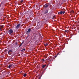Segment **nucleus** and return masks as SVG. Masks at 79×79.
<instances>
[{"label":"nucleus","instance_id":"f257e3e1","mask_svg":"<svg viewBox=\"0 0 79 79\" xmlns=\"http://www.w3.org/2000/svg\"><path fill=\"white\" fill-rule=\"evenodd\" d=\"M31 31V29L30 28H29L28 30H27L26 31V34H27V35H29V34H30Z\"/></svg>","mask_w":79,"mask_h":79},{"label":"nucleus","instance_id":"f03ea898","mask_svg":"<svg viewBox=\"0 0 79 79\" xmlns=\"http://www.w3.org/2000/svg\"><path fill=\"white\" fill-rule=\"evenodd\" d=\"M20 26H21V24H18L16 27V29H19V28Z\"/></svg>","mask_w":79,"mask_h":79},{"label":"nucleus","instance_id":"7ed1b4c3","mask_svg":"<svg viewBox=\"0 0 79 79\" xmlns=\"http://www.w3.org/2000/svg\"><path fill=\"white\" fill-rule=\"evenodd\" d=\"M13 32V30L11 29H10L9 30L8 32L9 34H12Z\"/></svg>","mask_w":79,"mask_h":79},{"label":"nucleus","instance_id":"20e7f679","mask_svg":"<svg viewBox=\"0 0 79 79\" xmlns=\"http://www.w3.org/2000/svg\"><path fill=\"white\" fill-rule=\"evenodd\" d=\"M44 8H47V7H48V4H46L44 6Z\"/></svg>","mask_w":79,"mask_h":79},{"label":"nucleus","instance_id":"39448f33","mask_svg":"<svg viewBox=\"0 0 79 79\" xmlns=\"http://www.w3.org/2000/svg\"><path fill=\"white\" fill-rule=\"evenodd\" d=\"M11 68H12V64H10L8 66V68H9L10 69Z\"/></svg>","mask_w":79,"mask_h":79},{"label":"nucleus","instance_id":"423d86ee","mask_svg":"<svg viewBox=\"0 0 79 79\" xmlns=\"http://www.w3.org/2000/svg\"><path fill=\"white\" fill-rule=\"evenodd\" d=\"M12 52V51L10 50L8 52V54L9 55H10V54H11V53Z\"/></svg>","mask_w":79,"mask_h":79},{"label":"nucleus","instance_id":"0eeeda50","mask_svg":"<svg viewBox=\"0 0 79 79\" xmlns=\"http://www.w3.org/2000/svg\"><path fill=\"white\" fill-rule=\"evenodd\" d=\"M61 12V15H62V14H64V13H65V12L63 11H60Z\"/></svg>","mask_w":79,"mask_h":79},{"label":"nucleus","instance_id":"6e6552de","mask_svg":"<svg viewBox=\"0 0 79 79\" xmlns=\"http://www.w3.org/2000/svg\"><path fill=\"white\" fill-rule=\"evenodd\" d=\"M25 50H26V49H23L21 51L22 52H24V51H25Z\"/></svg>","mask_w":79,"mask_h":79},{"label":"nucleus","instance_id":"1a4fd4ad","mask_svg":"<svg viewBox=\"0 0 79 79\" xmlns=\"http://www.w3.org/2000/svg\"><path fill=\"white\" fill-rule=\"evenodd\" d=\"M27 75V74H26V73L24 74L23 75L24 77H26V76Z\"/></svg>","mask_w":79,"mask_h":79},{"label":"nucleus","instance_id":"9d476101","mask_svg":"<svg viewBox=\"0 0 79 79\" xmlns=\"http://www.w3.org/2000/svg\"><path fill=\"white\" fill-rule=\"evenodd\" d=\"M48 44L47 43H45L44 44V45H45V46H47V45H48Z\"/></svg>","mask_w":79,"mask_h":79},{"label":"nucleus","instance_id":"9b49d317","mask_svg":"<svg viewBox=\"0 0 79 79\" xmlns=\"http://www.w3.org/2000/svg\"><path fill=\"white\" fill-rule=\"evenodd\" d=\"M61 14H62V13H61V12H59L58 13V15H60H60H61Z\"/></svg>","mask_w":79,"mask_h":79},{"label":"nucleus","instance_id":"f8f14e48","mask_svg":"<svg viewBox=\"0 0 79 79\" xmlns=\"http://www.w3.org/2000/svg\"><path fill=\"white\" fill-rule=\"evenodd\" d=\"M45 66H46V65H44L42 66V68H45Z\"/></svg>","mask_w":79,"mask_h":79},{"label":"nucleus","instance_id":"ddd939ff","mask_svg":"<svg viewBox=\"0 0 79 79\" xmlns=\"http://www.w3.org/2000/svg\"><path fill=\"white\" fill-rule=\"evenodd\" d=\"M23 0H21L20 2L21 3H23Z\"/></svg>","mask_w":79,"mask_h":79},{"label":"nucleus","instance_id":"4468645a","mask_svg":"<svg viewBox=\"0 0 79 79\" xmlns=\"http://www.w3.org/2000/svg\"><path fill=\"white\" fill-rule=\"evenodd\" d=\"M48 13V11L46 10L45 12V13Z\"/></svg>","mask_w":79,"mask_h":79},{"label":"nucleus","instance_id":"2eb2a0df","mask_svg":"<svg viewBox=\"0 0 79 79\" xmlns=\"http://www.w3.org/2000/svg\"><path fill=\"white\" fill-rule=\"evenodd\" d=\"M2 31V29L1 28H0V31Z\"/></svg>","mask_w":79,"mask_h":79},{"label":"nucleus","instance_id":"dca6fc26","mask_svg":"<svg viewBox=\"0 0 79 79\" xmlns=\"http://www.w3.org/2000/svg\"><path fill=\"white\" fill-rule=\"evenodd\" d=\"M65 32H68V31L66 30H65Z\"/></svg>","mask_w":79,"mask_h":79},{"label":"nucleus","instance_id":"f3484780","mask_svg":"<svg viewBox=\"0 0 79 79\" xmlns=\"http://www.w3.org/2000/svg\"><path fill=\"white\" fill-rule=\"evenodd\" d=\"M23 42H22V43H21V45H23Z\"/></svg>","mask_w":79,"mask_h":79},{"label":"nucleus","instance_id":"a211bd4d","mask_svg":"<svg viewBox=\"0 0 79 79\" xmlns=\"http://www.w3.org/2000/svg\"><path fill=\"white\" fill-rule=\"evenodd\" d=\"M1 27H2V28H3V26H1Z\"/></svg>","mask_w":79,"mask_h":79},{"label":"nucleus","instance_id":"6ab92c4d","mask_svg":"<svg viewBox=\"0 0 79 79\" xmlns=\"http://www.w3.org/2000/svg\"><path fill=\"white\" fill-rule=\"evenodd\" d=\"M21 45H22V44H21L19 45V47H21Z\"/></svg>","mask_w":79,"mask_h":79},{"label":"nucleus","instance_id":"aec40b11","mask_svg":"<svg viewBox=\"0 0 79 79\" xmlns=\"http://www.w3.org/2000/svg\"><path fill=\"white\" fill-rule=\"evenodd\" d=\"M57 56L56 55V56H55V58H56Z\"/></svg>","mask_w":79,"mask_h":79},{"label":"nucleus","instance_id":"412c9836","mask_svg":"<svg viewBox=\"0 0 79 79\" xmlns=\"http://www.w3.org/2000/svg\"><path fill=\"white\" fill-rule=\"evenodd\" d=\"M42 60L43 61H45V60L44 59H43Z\"/></svg>","mask_w":79,"mask_h":79},{"label":"nucleus","instance_id":"4be33fe9","mask_svg":"<svg viewBox=\"0 0 79 79\" xmlns=\"http://www.w3.org/2000/svg\"><path fill=\"white\" fill-rule=\"evenodd\" d=\"M53 17L54 18H55V16H54Z\"/></svg>","mask_w":79,"mask_h":79}]
</instances>
